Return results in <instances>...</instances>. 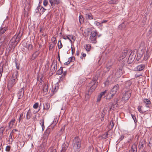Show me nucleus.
Listing matches in <instances>:
<instances>
[{"instance_id":"12","label":"nucleus","mask_w":152,"mask_h":152,"mask_svg":"<svg viewBox=\"0 0 152 152\" xmlns=\"http://www.w3.org/2000/svg\"><path fill=\"white\" fill-rule=\"evenodd\" d=\"M146 142V141L145 140H142L140 142L138 145V147L140 150H142L144 147L145 145Z\"/></svg>"},{"instance_id":"25","label":"nucleus","mask_w":152,"mask_h":152,"mask_svg":"<svg viewBox=\"0 0 152 152\" xmlns=\"http://www.w3.org/2000/svg\"><path fill=\"white\" fill-rule=\"evenodd\" d=\"M1 42L3 43H6L8 41V39L5 36L2 37L1 38Z\"/></svg>"},{"instance_id":"15","label":"nucleus","mask_w":152,"mask_h":152,"mask_svg":"<svg viewBox=\"0 0 152 152\" xmlns=\"http://www.w3.org/2000/svg\"><path fill=\"white\" fill-rule=\"evenodd\" d=\"M43 93L44 94H46L48 90V85L46 83H44L42 86Z\"/></svg>"},{"instance_id":"3","label":"nucleus","mask_w":152,"mask_h":152,"mask_svg":"<svg viewBox=\"0 0 152 152\" xmlns=\"http://www.w3.org/2000/svg\"><path fill=\"white\" fill-rule=\"evenodd\" d=\"M18 75V72L17 71H15L13 72L12 77H11L8 83V86L12 87L15 84L16 82L18 80L17 78Z\"/></svg>"},{"instance_id":"35","label":"nucleus","mask_w":152,"mask_h":152,"mask_svg":"<svg viewBox=\"0 0 152 152\" xmlns=\"http://www.w3.org/2000/svg\"><path fill=\"white\" fill-rule=\"evenodd\" d=\"M63 67H61L60 69H58L57 72V74L60 75L63 73Z\"/></svg>"},{"instance_id":"59","label":"nucleus","mask_w":152,"mask_h":152,"mask_svg":"<svg viewBox=\"0 0 152 152\" xmlns=\"http://www.w3.org/2000/svg\"><path fill=\"white\" fill-rule=\"evenodd\" d=\"M107 90H105L104 91L101 92L100 93V94H101L103 96H104L107 93Z\"/></svg>"},{"instance_id":"41","label":"nucleus","mask_w":152,"mask_h":152,"mask_svg":"<svg viewBox=\"0 0 152 152\" xmlns=\"http://www.w3.org/2000/svg\"><path fill=\"white\" fill-rule=\"evenodd\" d=\"M4 129V128L3 127H1L0 128V136L3 135Z\"/></svg>"},{"instance_id":"44","label":"nucleus","mask_w":152,"mask_h":152,"mask_svg":"<svg viewBox=\"0 0 152 152\" xmlns=\"http://www.w3.org/2000/svg\"><path fill=\"white\" fill-rule=\"evenodd\" d=\"M12 133H11L9 136V140H8V141H9V142H12L13 140L12 137Z\"/></svg>"},{"instance_id":"14","label":"nucleus","mask_w":152,"mask_h":152,"mask_svg":"<svg viewBox=\"0 0 152 152\" xmlns=\"http://www.w3.org/2000/svg\"><path fill=\"white\" fill-rule=\"evenodd\" d=\"M145 64H141L138 65L135 68L136 71H142L145 68Z\"/></svg>"},{"instance_id":"20","label":"nucleus","mask_w":152,"mask_h":152,"mask_svg":"<svg viewBox=\"0 0 152 152\" xmlns=\"http://www.w3.org/2000/svg\"><path fill=\"white\" fill-rule=\"evenodd\" d=\"M32 115V113H31V110L29 109L28 111H27L26 115V118L27 120H29L31 117Z\"/></svg>"},{"instance_id":"49","label":"nucleus","mask_w":152,"mask_h":152,"mask_svg":"<svg viewBox=\"0 0 152 152\" xmlns=\"http://www.w3.org/2000/svg\"><path fill=\"white\" fill-rule=\"evenodd\" d=\"M58 48L59 49L61 48L62 47L61 41V40H59L58 42Z\"/></svg>"},{"instance_id":"63","label":"nucleus","mask_w":152,"mask_h":152,"mask_svg":"<svg viewBox=\"0 0 152 152\" xmlns=\"http://www.w3.org/2000/svg\"><path fill=\"white\" fill-rule=\"evenodd\" d=\"M149 56L147 55V53L146 54H145L144 56V58L145 59L147 60Z\"/></svg>"},{"instance_id":"17","label":"nucleus","mask_w":152,"mask_h":152,"mask_svg":"<svg viewBox=\"0 0 152 152\" xmlns=\"http://www.w3.org/2000/svg\"><path fill=\"white\" fill-rule=\"evenodd\" d=\"M7 29V27H4L3 26H2L0 28V35L4 33Z\"/></svg>"},{"instance_id":"50","label":"nucleus","mask_w":152,"mask_h":152,"mask_svg":"<svg viewBox=\"0 0 152 152\" xmlns=\"http://www.w3.org/2000/svg\"><path fill=\"white\" fill-rule=\"evenodd\" d=\"M38 103L37 102H36L34 104L33 107L35 109H36L38 107Z\"/></svg>"},{"instance_id":"62","label":"nucleus","mask_w":152,"mask_h":152,"mask_svg":"<svg viewBox=\"0 0 152 152\" xmlns=\"http://www.w3.org/2000/svg\"><path fill=\"white\" fill-rule=\"evenodd\" d=\"M86 56V53H81V56L80 57V58L82 59H83V57H85Z\"/></svg>"},{"instance_id":"6","label":"nucleus","mask_w":152,"mask_h":152,"mask_svg":"<svg viewBox=\"0 0 152 152\" xmlns=\"http://www.w3.org/2000/svg\"><path fill=\"white\" fill-rule=\"evenodd\" d=\"M96 32L93 31L91 32L89 38V41L90 42L96 44L97 42L96 41Z\"/></svg>"},{"instance_id":"33","label":"nucleus","mask_w":152,"mask_h":152,"mask_svg":"<svg viewBox=\"0 0 152 152\" xmlns=\"http://www.w3.org/2000/svg\"><path fill=\"white\" fill-rule=\"evenodd\" d=\"M84 48L87 51H90L91 46L89 44L86 45L84 46Z\"/></svg>"},{"instance_id":"45","label":"nucleus","mask_w":152,"mask_h":152,"mask_svg":"<svg viewBox=\"0 0 152 152\" xmlns=\"http://www.w3.org/2000/svg\"><path fill=\"white\" fill-rule=\"evenodd\" d=\"M23 115V112H22L20 114L19 118L18 119L19 122H20V121L22 119Z\"/></svg>"},{"instance_id":"37","label":"nucleus","mask_w":152,"mask_h":152,"mask_svg":"<svg viewBox=\"0 0 152 152\" xmlns=\"http://www.w3.org/2000/svg\"><path fill=\"white\" fill-rule=\"evenodd\" d=\"M48 152H57L56 150L53 147H50L48 150Z\"/></svg>"},{"instance_id":"7","label":"nucleus","mask_w":152,"mask_h":152,"mask_svg":"<svg viewBox=\"0 0 152 152\" xmlns=\"http://www.w3.org/2000/svg\"><path fill=\"white\" fill-rule=\"evenodd\" d=\"M119 86L118 85H116L111 90L110 92V94H111V97H113L115 94H117L118 92L119 88Z\"/></svg>"},{"instance_id":"57","label":"nucleus","mask_w":152,"mask_h":152,"mask_svg":"<svg viewBox=\"0 0 152 152\" xmlns=\"http://www.w3.org/2000/svg\"><path fill=\"white\" fill-rule=\"evenodd\" d=\"M11 147L9 146H7L6 148V151L7 152L10 151V149Z\"/></svg>"},{"instance_id":"39","label":"nucleus","mask_w":152,"mask_h":152,"mask_svg":"<svg viewBox=\"0 0 152 152\" xmlns=\"http://www.w3.org/2000/svg\"><path fill=\"white\" fill-rule=\"evenodd\" d=\"M144 102L146 104H151V102L149 99H144Z\"/></svg>"},{"instance_id":"19","label":"nucleus","mask_w":152,"mask_h":152,"mask_svg":"<svg viewBox=\"0 0 152 152\" xmlns=\"http://www.w3.org/2000/svg\"><path fill=\"white\" fill-rule=\"evenodd\" d=\"M130 152H137V146L135 144H133L131 147L130 150H129Z\"/></svg>"},{"instance_id":"29","label":"nucleus","mask_w":152,"mask_h":152,"mask_svg":"<svg viewBox=\"0 0 152 152\" xmlns=\"http://www.w3.org/2000/svg\"><path fill=\"white\" fill-rule=\"evenodd\" d=\"M62 149L61 152H65L66 150V144L64 143L62 145Z\"/></svg>"},{"instance_id":"64","label":"nucleus","mask_w":152,"mask_h":152,"mask_svg":"<svg viewBox=\"0 0 152 152\" xmlns=\"http://www.w3.org/2000/svg\"><path fill=\"white\" fill-rule=\"evenodd\" d=\"M149 32L150 34H151L152 33V25H151L150 26V29L149 30Z\"/></svg>"},{"instance_id":"11","label":"nucleus","mask_w":152,"mask_h":152,"mask_svg":"<svg viewBox=\"0 0 152 152\" xmlns=\"http://www.w3.org/2000/svg\"><path fill=\"white\" fill-rule=\"evenodd\" d=\"M24 91L23 88H21L19 89L17 94V96L18 99H20L22 98L24 95Z\"/></svg>"},{"instance_id":"42","label":"nucleus","mask_w":152,"mask_h":152,"mask_svg":"<svg viewBox=\"0 0 152 152\" xmlns=\"http://www.w3.org/2000/svg\"><path fill=\"white\" fill-rule=\"evenodd\" d=\"M40 4H39L37 8L35 10V12L37 13H38L39 12V10L40 8Z\"/></svg>"},{"instance_id":"38","label":"nucleus","mask_w":152,"mask_h":152,"mask_svg":"<svg viewBox=\"0 0 152 152\" xmlns=\"http://www.w3.org/2000/svg\"><path fill=\"white\" fill-rule=\"evenodd\" d=\"M67 39H69L70 41H71V39L74 40L75 37L72 35H67Z\"/></svg>"},{"instance_id":"32","label":"nucleus","mask_w":152,"mask_h":152,"mask_svg":"<svg viewBox=\"0 0 152 152\" xmlns=\"http://www.w3.org/2000/svg\"><path fill=\"white\" fill-rule=\"evenodd\" d=\"M75 60V58L74 57H70L68 58V61H67V64H69L71 62H73Z\"/></svg>"},{"instance_id":"30","label":"nucleus","mask_w":152,"mask_h":152,"mask_svg":"<svg viewBox=\"0 0 152 152\" xmlns=\"http://www.w3.org/2000/svg\"><path fill=\"white\" fill-rule=\"evenodd\" d=\"M147 20V18L146 16L144 17L143 18V20L141 23V25L143 27L146 23V22Z\"/></svg>"},{"instance_id":"27","label":"nucleus","mask_w":152,"mask_h":152,"mask_svg":"<svg viewBox=\"0 0 152 152\" xmlns=\"http://www.w3.org/2000/svg\"><path fill=\"white\" fill-rule=\"evenodd\" d=\"M114 123L113 122V120L112 119V120L110 121V124L109 125V126H108L109 129L110 130L112 129L113 128L114 126Z\"/></svg>"},{"instance_id":"51","label":"nucleus","mask_w":152,"mask_h":152,"mask_svg":"<svg viewBox=\"0 0 152 152\" xmlns=\"http://www.w3.org/2000/svg\"><path fill=\"white\" fill-rule=\"evenodd\" d=\"M55 45L53 44H51L50 45L49 47V50H50L55 47Z\"/></svg>"},{"instance_id":"52","label":"nucleus","mask_w":152,"mask_h":152,"mask_svg":"<svg viewBox=\"0 0 152 152\" xmlns=\"http://www.w3.org/2000/svg\"><path fill=\"white\" fill-rule=\"evenodd\" d=\"M58 121V120L57 118H54L52 124H53V125H55L57 123Z\"/></svg>"},{"instance_id":"24","label":"nucleus","mask_w":152,"mask_h":152,"mask_svg":"<svg viewBox=\"0 0 152 152\" xmlns=\"http://www.w3.org/2000/svg\"><path fill=\"white\" fill-rule=\"evenodd\" d=\"M15 120L14 119H12L9 123V127L11 128L12 127L15 123Z\"/></svg>"},{"instance_id":"47","label":"nucleus","mask_w":152,"mask_h":152,"mask_svg":"<svg viewBox=\"0 0 152 152\" xmlns=\"http://www.w3.org/2000/svg\"><path fill=\"white\" fill-rule=\"evenodd\" d=\"M41 122L40 123V124H41L42 130H44L45 129V127L44 126V121L43 120H42V121L41 120Z\"/></svg>"},{"instance_id":"56","label":"nucleus","mask_w":152,"mask_h":152,"mask_svg":"<svg viewBox=\"0 0 152 152\" xmlns=\"http://www.w3.org/2000/svg\"><path fill=\"white\" fill-rule=\"evenodd\" d=\"M148 146L150 148L152 147V140L151 138H150V141L149 142Z\"/></svg>"},{"instance_id":"18","label":"nucleus","mask_w":152,"mask_h":152,"mask_svg":"<svg viewBox=\"0 0 152 152\" xmlns=\"http://www.w3.org/2000/svg\"><path fill=\"white\" fill-rule=\"evenodd\" d=\"M39 54V52L38 51H35L32 54V56L31 57V60H34L36 58Z\"/></svg>"},{"instance_id":"58","label":"nucleus","mask_w":152,"mask_h":152,"mask_svg":"<svg viewBox=\"0 0 152 152\" xmlns=\"http://www.w3.org/2000/svg\"><path fill=\"white\" fill-rule=\"evenodd\" d=\"M48 4V1L47 0H44L43 2V5L46 6Z\"/></svg>"},{"instance_id":"26","label":"nucleus","mask_w":152,"mask_h":152,"mask_svg":"<svg viewBox=\"0 0 152 152\" xmlns=\"http://www.w3.org/2000/svg\"><path fill=\"white\" fill-rule=\"evenodd\" d=\"M132 84V83L130 81H128L126 82L125 84V87L127 89L130 88V86Z\"/></svg>"},{"instance_id":"60","label":"nucleus","mask_w":152,"mask_h":152,"mask_svg":"<svg viewBox=\"0 0 152 152\" xmlns=\"http://www.w3.org/2000/svg\"><path fill=\"white\" fill-rule=\"evenodd\" d=\"M54 66L53 68H54V70L55 71L56 69L57 66L56 64H55V63H53L51 66Z\"/></svg>"},{"instance_id":"48","label":"nucleus","mask_w":152,"mask_h":152,"mask_svg":"<svg viewBox=\"0 0 152 152\" xmlns=\"http://www.w3.org/2000/svg\"><path fill=\"white\" fill-rule=\"evenodd\" d=\"M51 40L52 42L53 43V44L55 45L56 43V38L55 37H53L51 39Z\"/></svg>"},{"instance_id":"21","label":"nucleus","mask_w":152,"mask_h":152,"mask_svg":"<svg viewBox=\"0 0 152 152\" xmlns=\"http://www.w3.org/2000/svg\"><path fill=\"white\" fill-rule=\"evenodd\" d=\"M50 107V104L48 102H46L45 103V105H44L43 109L48 110Z\"/></svg>"},{"instance_id":"31","label":"nucleus","mask_w":152,"mask_h":152,"mask_svg":"<svg viewBox=\"0 0 152 152\" xmlns=\"http://www.w3.org/2000/svg\"><path fill=\"white\" fill-rule=\"evenodd\" d=\"M125 24L124 23H123L119 26H118V29L119 30H121L123 28H125Z\"/></svg>"},{"instance_id":"5","label":"nucleus","mask_w":152,"mask_h":152,"mask_svg":"<svg viewBox=\"0 0 152 152\" xmlns=\"http://www.w3.org/2000/svg\"><path fill=\"white\" fill-rule=\"evenodd\" d=\"M118 101V98H116L115 99V102L112 104H111L109 106V109L108 108L106 107L103 109V111L107 110H108V111H110L111 110H114L115 108V107H117L118 105L117 104Z\"/></svg>"},{"instance_id":"16","label":"nucleus","mask_w":152,"mask_h":152,"mask_svg":"<svg viewBox=\"0 0 152 152\" xmlns=\"http://www.w3.org/2000/svg\"><path fill=\"white\" fill-rule=\"evenodd\" d=\"M49 1L53 8L54 7L56 4H57L59 3V1L57 0H49Z\"/></svg>"},{"instance_id":"55","label":"nucleus","mask_w":152,"mask_h":152,"mask_svg":"<svg viewBox=\"0 0 152 152\" xmlns=\"http://www.w3.org/2000/svg\"><path fill=\"white\" fill-rule=\"evenodd\" d=\"M94 24L96 26H100L102 24L101 23L97 21H95Z\"/></svg>"},{"instance_id":"23","label":"nucleus","mask_w":152,"mask_h":152,"mask_svg":"<svg viewBox=\"0 0 152 152\" xmlns=\"http://www.w3.org/2000/svg\"><path fill=\"white\" fill-rule=\"evenodd\" d=\"M85 17L86 19L92 20L93 19V16L91 13H87L85 15Z\"/></svg>"},{"instance_id":"61","label":"nucleus","mask_w":152,"mask_h":152,"mask_svg":"<svg viewBox=\"0 0 152 152\" xmlns=\"http://www.w3.org/2000/svg\"><path fill=\"white\" fill-rule=\"evenodd\" d=\"M141 108V106H139L138 107V110L140 113H143V112Z\"/></svg>"},{"instance_id":"9","label":"nucleus","mask_w":152,"mask_h":152,"mask_svg":"<svg viewBox=\"0 0 152 152\" xmlns=\"http://www.w3.org/2000/svg\"><path fill=\"white\" fill-rule=\"evenodd\" d=\"M50 129H47L44 132L42 139L44 142H46L48 140V136L50 133Z\"/></svg>"},{"instance_id":"36","label":"nucleus","mask_w":152,"mask_h":152,"mask_svg":"<svg viewBox=\"0 0 152 152\" xmlns=\"http://www.w3.org/2000/svg\"><path fill=\"white\" fill-rule=\"evenodd\" d=\"M79 21L80 24L84 22V18L82 15H80L79 16Z\"/></svg>"},{"instance_id":"40","label":"nucleus","mask_w":152,"mask_h":152,"mask_svg":"<svg viewBox=\"0 0 152 152\" xmlns=\"http://www.w3.org/2000/svg\"><path fill=\"white\" fill-rule=\"evenodd\" d=\"M40 9L39 13L40 15L42 14L45 12V10H46V9L42 7Z\"/></svg>"},{"instance_id":"22","label":"nucleus","mask_w":152,"mask_h":152,"mask_svg":"<svg viewBox=\"0 0 152 152\" xmlns=\"http://www.w3.org/2000/svg\"><path fill=\"white\" fill-rule=\"evenodd\" d=\"M127 53V51L126 50H124L122 53V55L120 57V59H123L125 58Z\"/></svg>"},{"instance_id":"34","label":"nucleus","mask_w":152,"mask_h":152,"mask_svg":"<svg viewBox=\"0 0 152 152\" xmlns=\"http://www.w3.org/2000/svg\"><path fill=\"white\" fill-rule=\"evenodd\" d=\"M122 74V69L121 68H118L117 70V71L116 73V75H117L118 74V75L121 76Z\"/></svg>"},{"instance_id":"10","label":"nucleus","mask_w":152,"mask_h":152,"mask_svg":"<svg viewBox=\"0 0 152 152\" xmlns=\"http://www.w3.org/2000/svg\"><path fill=\"white\" fill-rule=\"evenodd\" d=\"M58 85V84L57 83H56L55 84L52 86L51 92V94L52 95H53L58 91L59 88Z\"/></svg>"},{"instance_id":"2","label":"nucleus","mask_w":152,"mask_h":152,"mask_svg":"<svg viewBox=\"0 0 152 152\" xmlns=\"http://www.w3.org/2000/svg\"><path fill=\"white\" fill-rule=\"evenodd\" d=\"M72 146L75 152H79L81 146V141L78 137H75L73 140Z\"/></svg>"},{"instance_id":"43","label":"nucleus","mask_w":152,"mask_h":152,"mask_svg":"<svg viewBox=\"0 0 152 152\" xmlns=\"http://www.w3.org/2000/svg\"><path fill=\"white\" fill-rule=\"evenodd\" d=\"M111 67L112 66L111 65H108L107 64L105 67V68L106 69V71H109L110 69L111 68Z\"/></svg>"},{"instance_id":"46","label":"nucleus","mask_w":152,"mask_h":152,"mask_svg":"<svg viewBox=\"0 0 152 152\" xmlns=\"http://www.w3.org/2000/svg\"><path fill=\"white\" fill-rule=\"evenodd\" d=\"M108 132H106L105 134H102V137L103 138L105 139L108 137Z\"/></svg>"},{"instance_id":"54","label":"nucleus","mask_w":152,"mask_h":152,"mask_svg":"<svg viewBox=\"0 0 152 152\" xmlns=\"http://www.w3.org/2000/svg\"><path fill=\"white\" fill-rule=\"evenodd\" d=\"M33 48V46L31 44H29L28 45V50H30L32 49Z\"/></svg>"},{"instance_id":"53","label":"nucleus","mask_w":152,"mask_h":152,"mask_svg":"<svg viewBox=\"0 0 152 152\" xmlns=\"http://www.w3.org/2000/svg\"><path fill=\"white\" fill-rule=\"evenodd\" d=\"M131 116H132V118L134 120V122L135 123L136 122H137V119H136L135 116L134 115H133V114H131Z\"/></svg>"},{"instance_id":"1","label":"nucleus","mask_w":152,"mask_h":152,"mask_svg":"<svg viewBox=\"0 0 152 152\" xmlns=\"http://www.w3.org/2000/svg\"><path fill=\"white\" fill-rule=\"evenodd\" d=\"M22 36L20 34H15L11 39L8 45L10 50H11L13 48H14L17 45L20 40Z\"/></svg>"},{"instance_id":"4","label":"nucleus","mask_w":152,"mask_h":152,"mask_svg":"<svg viewBox=\"0 0 152 152\" xmlns=\"http://www.w3.org/2000/svg\"><path fill=\"white\" fill-rule=\"evenodd\" d=\"M98 84L97 80L95 79H93L89 83L91 87L88 89V91L91 92L94 91L97 86Z\"/></svg>"},{"instance_id":"28","label":"nucleus","mask_w":152,"mask_h":152,"mask_svg":"<svg viewBox=\"0 0 152 152\" xmlns=\"http://www.w3.org/2000/svg\"><path fill=\"white\" fill-rule=\"evenodd\" d=\"M119 1V0H111L108 2V3L109 4H117Z\"/></svg>"},{"instance_id":"13","label":"nucleus","mask_w":152,"mask_h":152,"mask_svg":"<svg viewBox=\"0 0 152 152\" xmlns=\"http://www.w3.org/2000/svg\"><path fill=\"white\" fill-rule=\"evenodd\" d=\"M133 55H134V54L132 52L129 56L128 62L129 64L132 63L134 59L135 56H134Z\"/></svg>"},{"instance_id":"8","label":"nucleus","mask_w":152,"mask_h":152,"mask_svg":"<svg viewBox=\"0 0 152 152\" xmlns=\"http://www.w3.org/2000/svg\"><path fill=\"white\" fill-rule=\"evenodd\" d=\"M131 93V92L130 90H128L127 91L125 92V93L124 94L122 98V100L125 101L128 100L130 97Z\"/></svg>"}]
</instances>
